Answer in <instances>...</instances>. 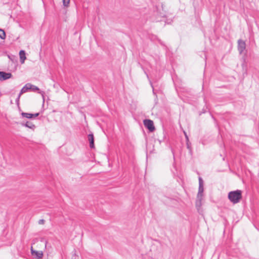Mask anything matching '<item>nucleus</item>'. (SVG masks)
Returning <instances> with one entry per match:
<instances>
[{
  "mask_svg": "<svg viewBox=\"0 0 259 259\" xmlns=\"http://www.w3.org/2000/svg\"><path fill=\"white\" fill-rule=\"evenodd\" d=\"M242 198L241 191L237 190L231 191L228 193V198L229 200L233 204L238 203Z\"/></svg>",
  "mask_w": 259,
  "mask_h": 259,
  "instance_id": "obj_1",
  "label": "nucleus"
},
{
  "mask_svg": "<svg viewBox=\"0 0 259 259\" xmlns=\"http://www.w3.org/2000/svg\"><path fill=\"white\" fill-rule=\"evenodd\" d=\"M144 124L150 132H153L155 130L153 121L150 119H145L144 120Z\"/></svg>",
  "mask_w": 259,
  "mask_h": 259,
  "instance_id": "obj_2",
  "label": "nucleus"
},
{
  "mask_svg": "<svg viewBox=\"0 0 259 259\" xmlns=\"http://www.w3.org/2000/svg\"><path fill=\"white\" fill-rule=\"evenodd\" d=\"M238 50L239 52V54H242L243 53L244 51L246 49V44L245 42L242 40V39H239L238 40Z\"/></svg>",
  "mask_w": 259,
  "mask_h": 259,
  "instance_id": "obj_3",
  "label": "nucleus"
},
{
  "mask_svg": "<svg viewBox=\"0 0 259 259\" xmlns=\"http://www.w3.org/2000/svg\"><path fill=\"white\" fill-rule=\"evenodd\" d=\"M12 75L11 73L0 71V80L4 81L9 79L12 77Z\"/></svg>",
  "mask_w": 259,
  "mask_h": 259,
  "instance_id": "obj_4",
  "label": "nucleus"
},
{
  "mask_svg": "<svg viewBox=\"0 0 259 259\" xmlns=\"http://www.w3.org/2000/svg\"><path fill=\"white\" fill-rule=\"evenodd\" d=\"M203 199V193H197V199L196 201V206L198 209L202 205V200Z\"/></svg>",
  "mask_w": 259,
  "mask_h": 259,
  "instance_id": "obj_5",
  "label": "nucleus"
},
{
  "mask_svg": "<svg viewBox=\"0 0 259 259\" xmlns=\"http://www.w3.org/2000/svg\"><path fill=\"white\" fill-rule=\"evenodd\" d=\"M31 254L35 256L37 259L41 258L43 256V253L42 251H36L33 250L32 247L31 248Z\"/></svg>",
  "mask_w": 259,
  "mask_h": 259,
  "instance_id": "obj_6",
  "label": "nucleus"
},
{
  "mask_svg": "<svg viewBox=\"0 0 259 259\" xmlns=\"http://www.w3.org/2000/svg\"><path fill=\"white\" fill-rule=\"evenodd\" d=\"M31 84L29 83H26L21 90L19 94L20 95L23 94V93H25L27 92L28 90H30L31 89Z\"/></svg>",
  "mask_w": 259,
  "mask_h": 259,
  "instance_id": "obj_7",
  "label": "nucleus"
},
{
  "mask_svg": "<svg viewBox=\"0 0 259 259\" xmlns=\"http://www.w3.org/2000/svg\"><path fill=\"white\" fill-rule=\"evenodd\" d=\"M88 140L90 143V147L91 148H93L95 147L94 145V137L93 134H90L88 135Z\"/></svg>",
  "mask_w": 259,
  "mask_h": 259,
  "instance_id": "obj_8",
  "label": "nucleus"
},
{
  "mask_svg": "<svg viewBox=\"0 0 259 259\" xmlns=\"http://www.w3.org/2000/svg\"><path fill=\"white\" fill-rule=\"evenodd\" d=\"M203 181L201 177H199V188L198 193H203Z\"/></svg>",
  "mask_w": 259,
  "mask_h": 259,
  "instance_id": "obj_9",
  "label": "nucleus"
},
{
  "mask_svg": "<svg viewBox=\"0 0 259 259\" xmlns=\"http://www.w3.org/2000/svg\"><path fill=\"white\" fill-rule=\"evenodd\" d=\"M20 60L22 64L24 63L25 60L26 59L25 53L23 50H21L19 52Z\"/></svg>",
  "mask_w": 259,
  "mask_h": 259,
  "instance_id": "obj_10",
  "label": "nucleus"
},
{
  "mask_svg": "<svg viewBox=\"0 0 259 259\" xmlns=\"http://www.w3.org/2000/svg\"><path fill=\"white\" fill-rule=\"evenodd\" d=\"M22 125L30 129H34L35 128V125L30 121H26L25 123H22Z\"/></svg>",
  "mask_w": 259,
  "mask_h": 259,
  "instance_id": "obj_11",
  "label": "nucleus"
},
{
  "mask_svg": "<svg viewBox=\"0 0 259 259\" xmlns=\"http://www.w3.org/2000/svg\"><path fill=\"white\" fill-rule=\"evenodd\" d=\"M21 115H22V116L23 117H26L27 118H32V113L22 112L21 113Z\"/></svg>",
  "mask_w": 259,
  "mask_h": 259,
  "instance_id": "obj_12",
  "label": "nucleus"
},
{
  "mask_svg": "<svg viewBox=\"0 0 259 259\" xmlns=\"http://www.w3.org/2000/svg\"><path fill=\"white\" fill-rule=\"evenodd\" d=\"M6 37V33L4 30L0 29V38L4 39Z\"/></svg>",
  "mask_w": 259,
  "mask_h": 259,
  "instance_id": "obj_13",
  "label": "nucleus"
},
{
  "mask_svg": "<svg viewBox=\"0 0 259 259\" xmlns=\"http://www.w3.org/2000/svg\"><path fill=\"white\" fill-rule=\"evenodd\" d=\"M70 0H63V4L64 7H68Z\"/></svg>",
  "mask_w": 259,
  "mask_h": 259,
  "instance_id": "obj_14",
  "label": "nucleus"
},
{
  "mask_svg": "<svg viewBox=\"0 0 259 259\" xmlns=\"http://www.w3.org/2000/svg\"><path fill=\"white\" fill-rule=\"evenodd\" d=\"M31 89L30 90H31L33 92H35L36 91H38L39 90V88L35 86V85H32L31 84Z\"/></svg>",
  "mask_w": 259,
  "mask_h": 259,
  "instance_id": "obj_15",
  "label": "nucleus"
},
{
  "mask_svg": "<svg viewBox=\"0 0 259 259\" xmlns=\"http://www.w3.org/2000/svg\"><path fill=\"white\" fill-rule=\"evenodd\" d=\"M187 145V148L188 149L190 152H191V144L189 143V142H187L186 143Z\"/></svg>",
  "mask_w": 259,
  "mask_h": 259,
  "instance_id": "obj_16",
  "label": "nucleus"
},
{
  "mask_svg": "<svg viewBox=\"0 0 259 259\" xmlns=\"http://www.w3.org/2000/svg\"><path fill=\"white\" fill-rule=\"evenodd\" d=\"M21 95H20V94H19L18 96V97L16 98V102L17 103V105H19V100H20V98L21 97Z\"/></svg>",
  "mask_w": 259,
  "mask_h": 259,
  "instance_id": "obj_17",
  "label": "nucleus"
},
{
  "mask_svg": "<svg viewBox=\"0 0 259 259\" xmlns=\"http://www.w3.org/2000/svg\"><path fill=\"white\" fill-rule=\"evenodd\" d=\"M39 115V113H36L35 114H32V117H36Z\"/></svg>",
  "mask_w": 259,
  "mask_h": 259,
  "instance_id": "obj_18",
  "label": "nucleus"
},
{
  "mask_svg": "<svg viewBox=\"0 0 259 259\" xmlns=\"http://www.w3.org/2000/svg\"><path fill=\"white\" fill-rule=\"evenodd\" d=\"M45 222V221L43 219L39 220L38 223L39 224H43Z\"/></svg>",
  "mask_w": 259,
  "mask_h": 259,
  "instance_id": "obj_19",
  "label": "nucleus"
},
{
  "mask_svg": "<svg viewBox=\"0 0 259 259\" xmlns=\"http://www.w3.org/2000/svg\"><path fill=\"white\" fill-rule=\"evenodd\" d=\"M184 134H185V138L186 139V141L187 142H189V138H188V136L187 135L186 133L185 132H184Z\"/></svg>",
  "mask_w": 259,
  "mask_h": 259,
  "instance_id": "obj_20",
  "label": "nucleus"
}]
</instances>
